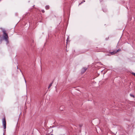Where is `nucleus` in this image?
<instances>
[{"mask_svg": "<svg viewBox=\"0 0 135 135\" xmlns=\"http://www.w3.org/2000/svg\"><path fill=\"white\" fill-rule=\"evenodd\" d=\"M45 8L46 10L49 9H50V6L49 5H47L45 7Z\"/></svg>", "mask_w": 135, "mask_h": 135, "instance_id": "nucleus-5", "label": "nucleus"}, {"mask_svg": "<svg viewBox=\"0 0 135 135\" xmlns=\"http://www.w3.org/2000/svg\"><path fill=\"white\" fill-rule=\"evenodd\" d=\"M67 42H68V41H67L66 43H67Z\"/></svg>", "mask_w": 135, "mask_h": 135, "instance_id": "nucleus-18", "label": "nucleus"}, {"mask_svg": "<svg viewBox=\"0 0 135 135\" xmlns=\"http://www.w3.org/2000/svg\"><path fill=\"white\" fill-rule=\"evenodd\" d=\"M25 81H26L25 79Z\"/></svg>", "mask_w": 135, "mask_h": 135, "instance_id": "nucleus-21", "label": "nucleus"}, {"mask_svg": "<svg viewBox=\"0 0 135 135\" xmlns=\"http://www.w3.org/2000/svg\"><path fill=\"white\" fill-rule=\"evenodd\" d=\"M106 11H104V10H103V11L104 12H106Z\"/></svg>", "mask_w": 135, "mask_h": 135, "instance_id": "nucleus-16", "label": "nucleus"}, {"mask_svg": "<svg viewBox=\"0 0 135 135\" xmlns=\"http://www.w3.org/2000/svg\"><path fill=\"white\" fill-rule=\"evenodd\" d=\"M131 83H130L129 84H130V85H131Z\"/></svg>", "mask_w": 135, "mask_h": 135, "instance_id": "nucleus-14", "label": "nucleus"}, {"mask_svg": "<svg viewBox=\"0 0 135 135\" xmlns=\"http://www.w3.org/2000/svg\"><path fill=\"white\" fill-rule=\"evenodd\" d=\"M120 51V49H119L118 50H117L116 51L114 50L112 52H110L109 53V54H111L112 55H113L116 53L117 52Z\"/></svg>", "mask_w": 135, "mask_h": 135, "instance_id": "nucleus-3", "label": "nucleus"}, {"mask_svg": "<svg viewBox=\"0 0 135 135\" xmlns=\"http://www.w3.org/2000/svg\"><path fill=\"white\" fill-rule=\"evenodd\" d=\"M99 0L100 2H102L103 1V0Z\"/></svg>", "mask_w": 135, "mask_h": 135, "instance_id": "nucleus-12", "label": "nucleus"}, {"mask_svg": "<svg viewBox=\"0 0 135 135\" xmlns=\"http://www.w3.org/2000/svg\"><path fill=\"white\" fill-rule=\"evenodd\" d=\"M130 95L131 97H133V98H134V95L132 94H130Z\"/></svg>", "mask_w": 135, "mask_h": 135, "instance_id": "nucleus-7", "label": "nucleus"}, {"mask_svg": "<svg viewBox=\"0 0 135 135\" xmlns=\"http://www.w3.org/2000/svg\"><path fill=\"white\" fill-rule=\"evenodd\" d=\"M17 68L18 69V67L17 66Z\"/></svg>", "mask_w": 135, "mask_h": 135, "instance_id": "nucleus-19", "label": "nucleus"}, {"mask_svg": "<svg viewBox=\"0 0 135 135\" xmlns=\"http://www.w3.org/2000/svg\"><path fill=\"white\" fill-rule=\"evenodd\" d=\"M61 107H60V108H59V109H60V110H63V109H61Z\"/></svg>", "mask_w": 135, "mask_h": 135, "instance_id": "nucleus-10", "label": "nucleus"}, {"mask_svg": "<svg viewBox=\"0 0 135 135\" xmlns=\"http://www.w3.org/2000/svg\"><path fill=\"white\" fill-rule=\"evenodd\" d=\"M0 29L2 30L3 33V38L1 37V35H0V41L1 43L2 41L4 40H5L6 42V44H8L9 42L8 36V34L7 33L6 31L4 29H3L2 28H1Z\"/></svg>", "mask_w": 135, "mask_h": 135, "instance_id": "nucleus-1", "label": "nucleus"}, {"mask_svg": "<svg viewBox=\"0 0 135 135\" xmlns=\"http://www.w3.org/2000/svg\"><path fill=\"white\" fill-rule=\"evenodd\" d=\"M2 123L3 126L4 127V131H6V118L5 117L2 120Z\"/></svg>", "mask_w": 135, "mask_h": 135, "instance_id": "nucleus-2", "label": "nucleus"}, {"mask_svg": "<svg viewBox=\"0 0 135 135\" xmlns=\"http://www.w3.org/2000/svg\"><path fill=\"white\" fill-rule=\"evenodd\" d=\"M84 0V2H85V1H84V0Z\"/></svg>", "mask_w": 135, "mask_h": 135, "instance_id": "nucleus-17", "label": "nucleus"}, {"mask_svg": "<svg viewBox=\"0 0 135 135\" xmlns=\"http://www.w3.org/2000/svg\"><path fill=\"white\" fill-rule=\"evenodd\" d=\"M53 83V81H52V82L50 84V85H49L48 87V89H49L50 88V87L52 86Z\"/></svg>", "mask_w": 135, "mask_h": 135, "instance_id": "nucleus-6", "label": "nucleus"}, {"mask_svg": "<svg viewBox=\"0 0 135 135\" xmlns=\"http://www.w3.org/2000/svg\"><path fill=\"white\" fill-rule=\"evenodd\" d=\"M82 126H83L82 124H80L79 125V126L80 127H82Z\"/></svg>", "mask_w": 135, "mask_h": 135, "instance_id": "nucleus-11", "label": "nucleus"}, {"mask_svg": "<svg viewBox=\"0 0 135 135\" xmlns=\"http://www.w3.org/2000/svg\"><path fill=\"white\" fill-rule=\"evenodd\" d=\"M50 134L49 133L48 134H47L46 135H49Z\"/></svg>", "mask_w": 135, "mask_h": 135, "instance_id": "nucleus-15", "label": "nucleus"}, {"mask_svg": "<svg viewBox=\"0 0 135 135\" xmlns=\"http://www.w3.org/2000/svg\"><path fill=\"white\" fill-rule=\"evenodd\" d=\"M87 68L85 67L81 69V74H83L87 70Z\"/></svg>", "mask_w": 135, "mask_h": 135, "instance_id": "nucleus-4", "label": "nucleus"}, {"mask_svg": "<svg viewBox=\"0 0 135 135\" xmlns=\"http://www.w3.org/2000/svg\"><path fill=\"white\" fill-rule=\"evenodd\" d=\"M41 12L43 13H44L45 12L44 10L42 9L41 10Z\"/></svg>", "mask_w": 135, "mask_h": 135, "instance_id": "nucleus-9", "label": "nucleus"}, {"mask_svg": "<svg viewBox=\"0 0 135 135\" xmlns=\"http://www.w3.org/2000/svg\"><path fill=\"white\" fill-rule=\"evenodd\" d=\"M51 135H53L52 134H51Z\"/></svg>", "mask_w": 135, "mask_h": 135, "instance_id": "nucleus-20", "label": "nucleus"}, {"mask_svg": "<svg viewBox=\"0 0 135 135\" xmlns=\"http://www.w3.org/2000/svg\"><path fill=\"white\" fill-rule=\"evenodd\" d=\"M23 135H25V134H23Z\"/></svg>", "mask_w": 135, "mask_h": 135, "instance_id": "nucleus-22", "label": "nucleus"}, {"mask_svg": "<svg viewBox=\"0 0 135 135\" xmlns=\"http://www.w3.org/2000/svg\"><path fill=\"white\" fill-rule=\"evenodd\" d=\"M131 73L135 76V73L132 72Z\"/></svg>", "mask_w": 135, "mask_h": 135, "instance_id": "nucleus-8", "label": "nucleus"}, {"mask_svg": "<svg viewBox=\"0 0 135 135\" xmlns=\"http://www.w3.org/2000/svg\"><path fill=\"white\" fill-rule=\"evenodd\" d=\"M83 2H81L80 4H79V5H80V4H81V3H83Z\"/></svg>", "mask_w": 135, "mask_h": 135, "instance_id": "nucleus-13", "label": "nucleus"}]
</instances>
